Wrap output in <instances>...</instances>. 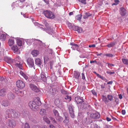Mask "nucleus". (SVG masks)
<instances>
[{
    "instance_id": "f257e3e1",
    "label": "nucleus",
    "mask_w": 128,
    "mask_h": 128,
    "mask_svg": "<svg viewBox=\"0 0 128 128\" xmlns=\"http://www.w3.org/2000/svg\"><path fill=\"white\" fill-rule=\"evenodd\" d=\"M6 113L8 117L11 118H17L19 117L20 116V114L18 112L11 109H7L6 111Z\"/></svg>"
},
{
    "instance_id": "f03ea898",
    "label": "nucleus",
    "mask_w": 128,
    "mask_h": 128,
    "mask_svg": "<svg viewBox=\"0 0 128 128\" xmlns=\"http://www.w3.org/2000/svg\"><path fill=\"white\" fill-rule=\"evenodd\" d=\"M43 13L45 16L47 18L53 19L55 18L54 15L52 12L50 11H44Z\"/></svg>"
},
{
    "instance_id": "7ed1b4c3",
    "label": "nucleus",
    "mask_w": 128,
    "mask_h": 128,
    "mask_svg": "<svg viewBox=\"0 0 128 128\" xmlns=\"http://www.w3.org/2000/svg\"><path fill=\"white\" fill-rule=\"evenodd\" d=\"M16 85L18 88H24L25 86V84L22 80H18L16 82Z\"/></svg>"
},
{
    "instance_id": "20e7f679",
    "label": "nucleus",
    "mask_w": 128,
    "mask_h": 128,
    "mask_svg": "<svg viewBox=\"0 0 128 128\" xmlns=\"http://www.w3.org/2000/svg\"><path fill=\"white\" fill-rule=\"evenodd\" d=\"M68 109L69 110L70 114V116L73 118L74 117V111L73 108V106L72 104L69 105L68 106Z\"/></svg>"
},
{
    "instance_id": "39448f33",
    "label": "nucleus",
    "mask_w": 128,
    "mask_h": 128,
    "mask_svg": "<svg viewBox=\"0 0 128 128\" xmlns=\"http://www.w3.org/2000/svg\"><path fill=\"white\" fill-rule=\"evenodd\" d=\"M27 62L30 68H32L34 66V63L33 60L30 58H28L27 60Z\"/></svg>"
},
{
    "instance_id": "423d86ee",
    "label": "nucleus",
    "mask_w": 128,
    "mask_h": 128,
    "mask_svg": "<svg viewBox=\"0 0 128 128\" xmlns=\"http://www.w3.org/2000/svg\"><path fill=\"white\" fill-rule=\"evenodd\" d=\"M30 87L31 89L34 92H40L39 88L35 85L31 84L30 85Z\"/></svg>"
},
{
    "instance_id": "0eeeda50",
    "label": "nucleus",
    "mask_w": 128,
    "mask_h": 128,
    "mask_svg": "<svg viewBox=\"0 0 128 128\" xmlns=\"http://www.w3.org/2000/svg\"><path fill=\"white\" fill-rule=\"evenodd\" d=\"M7 123L10 127L13 128L16 125V124L14 120L12 119L8 120Z\"/></svg>"
},
{
    "instance_id": "6e6552de",
    "label": "nucleus",
    "mask_w": 128,
    "mask_h": 128,
    "mask_svg": "<svg viewBox=\"0 0 128 128\" xmlns=\"http://www.w3.org/2000/svg\"><path fill=\"white\" fill-rule=\"evenodd\" d=\"M28 106L31 109L34 110H35V109L36 108V103L34 101H30L29 103Z\"/></svg>"
},
{
    "instance_id": "1a4fd4ad",
    "label": "nucleus",
    "mask_w": 128,
    "mask_h": 128,
    "mask_svg": "<svg viewBox=\"0 0 128 128\" xmlns=\"http://www.w3.org/2000/svg\"><path fill=\"white\" fill-rule=\"evenodd\" d=\"M75 100L78 104H82L84 102L82 98H80L78 96H77L75 98Z\"/></svg>"
},
{
    "instance_id": "9d476101",
    "label": "nucleus",
    "mask_w": 128,
    "mask_h": 128,
    "mask_svg": "<svg viewBox=\"0 0 128 128\" xmlns=\"http://www.w3.org/2000/svg\"><path fill=\"white\" fill-rule=\"evenodd\" d=\"M100 116L99 114L97 112L92 113L90 115V117L92 118H100Z\"/></svg>"
},
{
    "instance_id": "9b49d317",
    "label": "nucleus",
    "mask_w": 128,
    "mask_h": 128,
    "mask_svg": "<svg viewBox=\"0 0 128 128\" xmlns=\"http://www.w3.org/2000/svg\"><path fill=\"white\" fill-rule=\"evenodd\" d=\"M19 57L16 58L15 59V61L16 62L15 66H18L20 69H22V65L20 64V62L19 61H17L19 60Z\"/></svg>"
},
{
    "instance_id": "f8f14e48",
    "label": "nucleus",
    "mask_w": 128,
    "mask_h": 128,
    "mask_svg": "<svg viewBox=\"0 0 128 128\" xmlns=\"http://www.w3.org/2000/svg\"><path fill=\"white\" fill-rule=\"evenodd\" d=\"M13 90L16 94H18L19 95L21 96L23 95V93L22 92L19 91L18 88H14Z\"/></svg>"
},
{
    "instance_id": "ddd939ff",
    "label": "nucleus",
    "mask_w": 128,
    "mask_h": 128,
    "mask_svg": "<svg viewBox=\"0 0 128 128\" xmlns=\"http://www.w3.org/2000/svg\"><path fill=\"white\" fill-rule=\"evenodd\" d=\"M70 45L72 46L71 48L73 50H78V44L72 42L70 43Z\"/></svg>"
},
{
    "instance_id": "4468645a",
    "label": "nucleus",
    "mask_w": 128,
    "mask_h": 128,
    "mask_svg": "<svg viewBox=\"0 0 128 128\" xmlns=\"http://www.w3.org/2000/svg\"><path fill=\"white\" fill-rule=\"evenodd\" d=\"M73 29L75 31H77L78 33H81L82 31V29L81 28L77 26H74Z\"/></svg>"
},
{
    "instance_id": "2eb2a0df",
    "label": "nucleus",
    "mask_w": 128,
    "mask_h": 128,
    "mask_svg": "<svg viewBox=\"0 0 128 128\" xmlns=\"http://www.w3.org/2000/svg\"><path fill=\"white\" fill-rule=\"evenodd\" d=\"M120 12L121 15L124 16L126 14V11L125 9L123 8H120Z\"/></svg>"
},
{
    "instance_id": "dca6fc26",
    "label": "nucleus",
    "mask_w": 128,
    "mask_h": 128,
    "mask_svg": "<svg viewBox=\"0 0 128 128\" xmlns=\"http://www.w3.org/2000/svg\"><path fill=\"white\" fill-rule=\"evenodd\" d=\"M41 79L44 82H46V76H44V73L42 72L41 74Z\"/></svg>"
},
{
    "instance_id": "f3484780",
    "label": "nucleus",
    "mask_w": 128,
    "mask_h": 128,
    "mask_svg": "<svg viewBox=\"0 0 128 128\" xmlns=\"http://www.w3.org/2000/svg\"><path fill=\"white\" fill-rule=\"evenodd\" d=\"M31 54L34 57L36 56L39 54V52L37 50H34L32 52Z\"/></svg>"
},
{
    "instance_id": "a211bd4d",
    "label": "nucleus",
    "mask_w": 128,
    "mask_h": 128,
    "mask_svg": "<svg viewBox=\"0 0 128 128\" xmlns=\"http://www.w3.org/2000/svg\"><path fill=\"white\" fill-rule=\"evenodd\" d=\"M5 61L8 64L12 63L13 60L12 59L8 57H5L4 58Z\"/></svg>"
},
{
    "instance_id": "6ab92c4d",
    "label": "nucleus",
    "mask_w": 128,
    "mask_h": 128,
    "mask_svg": "<svg viewBox=\"0 0 128 128\" xmlns=\"http://www.w3.org/2000/svg\"><path fill=\"white\" fill-rule=\"evenodd\" d=\"M2 104L4 106H7L10 105V103L7 100H4L2 102Z\"/></svg>"
},
{
    "instance_id": "aec40b11",
    "label": "nucleus",
    "mask_w": 128,
    "mask_h": 128,
    "mask_svg": "<svg viewBox=\"0 0 128 128\" xmlns=\"http://www.w3.org/2000/svg\"><path fill=\"white\" fill-rule=\"evenodd\" d=\"M6 92V89H2L0 90V96H4L5 95Z\"/></svg>"
},
{
    "instance_id": "412c9836",
    "label": "nucleus",
    "mask_w": 128,
    "mask_h": 128,
    "mask_svg": "<svg viewBox=\"0 0 128 128\" xmlns=\"http://www.w3.org/2000/svg\"><path fill=\"white\" fill-rule=\"evenodd\" d=\"M35 63L36 65L40 66L41 65V63L40 59L39 58H36L35 60Z\"/></svg>"
},
{
    "instance_id": "4be33fe9",
    "label": "nucleus",
    "mask_w": 128,
    "mask_h": 128,
    "mask_svg": "<svg viewBox=\"0 0 128 128\" xmlns=\"http://www.w3.org/2000/svg\"><path fill=\"white\" fill-rule=\"evenodd\" d=\"M20 74L26 80L28 79V76L22 71L20 72Z\"/></svg>"
},
{
    "instance_id": "5701e85b",
    "label": "nucleus",
    "mask_w": 128,
    "mask_h": 128,
    "mask_svg": "<svg viewBox=\"0 0 128 128\" xmlns=\"http://www.w3.org/2000/svg\"><path fill=\"white\" fill-rule=\"evenodd\" d=\"M14 43V40L10 39L9 40L8 42V44L10 46H11Z\"/></svg>"
},
{
    "instance_id": "b1692460",
    "label": "nucleus",
    "mask_w": 128,
    "mask_h": 128,
    "mask_svg": "<svg viewBox=\"0 0 128 128\" xmlns=\"http://www.w3.org/2000/svg\"><path fill=\"white\" fill-rule=\"evenodd\" d=\"M53 112L55 117V118H56V117H58V116L59 115V114L57 110L54 109L53 110Z\"/></svg>"
},
{
    "instance_id": "393cba45",
    "label": "nucleus",
    "mask_w": 128,
    "mask_h": 128,
    "mask_svg": "<svg viewBox=\"0 0 128 128\" xmlns=\"http://www.w3.org/2000/svg\"><path fill=\"white\" fill-rule=\"evenodd\" d=\"M6 36L4 34H2L0 36V39L2 41H4L6 40Z\"/></svg>"
},
{
    "instance_id": "a878e982",
    "label": "nucleus",
    "mask_w": 128,
    "mask_h": 128,
    "mask_svg": "<svg viewBox=\"0 0 128 128\" xmlns=\"http://www.w3.org/2000/svg\"><path fill=\"white\" fill-rule=\"evenodd\" d=\"M58 117H56V118L58 122H62L63 119V118L62 117L58 116Z\"/></svg>"
},
{
    "instance_id": "bb28decb",
    "label": "nucleus",
    "mask_w": 128,
    "mask_h": 128,
    "mask_svg": "<svg viewBox=\"0 0 128 128\" xmlns=\"http://www.w3.org/2000/svg\"><path fill=\"white\" fill-rule=\"evenodd\" d=\"M69 122V120L67 117L65 116L64 119L63 121V122L64 123L66 124H68Z\"/></svg>"
},
{
    "instance_id": "cd10ccee",
    "label": "nucleus",
    "mask_w": 128,
    "mask_h": 128,
    "mask_svg": "<svg viewBox=\"0 0 128 128\" xmlns=\"http://www.w3.org/2000/svg\"><path fill=\"white\" fill-rule=\"evenodd\" d=\"M80 75L79 72H75L74 74V77L76 79H78Z\"/></svg>"
},
{
    "instance_id": "c85d7f7f",
    "label": "nucleus",
    "mask_w": 128,
    "mask_h": 128,
    "mask_svg": "<svg viewBox=\"0 0 128 128\" xmlns=\"http://www.w3.org/2000/svg\"><path fill=\"white\" fill-rule=\"evenodd\" d=\"M115 45V43L114 42H110V44H108L106 46L108 48H110L113 47Z\"/></svg>"
},
{
    "instance_id": "c756f323",
    "label": "nucleus",
    "mask_w": 128,
    "mask_h": 128,
    "mask_svg": "<svg viewBox=\"0 0 128 128\" xmlns=\"http://www.w3.org/2000/svg\"><path fill=\"white\" fill-rule=\"evenodd\" d=\"M11 49L15 52H17L18 48L17 46H14L12 47Z\"/></svg>"
},
{
    "instance_id": "7c9ffc66",
    "label": "nucleus",
    "mask_w": 128,
    "mask_h": 128,
    "mask_svg": "<svg viewBox=\"0 0 128 128\" xmlns=\"http://www.w3.org/2000/svg\"><path fill=\"white\" fill-rule=\"evenodd\" d=\"M17 43L18 45L19 46H21L22 45V40H17Z\"/></svg>"
},
{
    "instance_id": "2f4dec72",
    "label": "nucleus",
    "mask_w": 128,
    "mask_h": 128,
    "mask_svg": "<svg viewBox=\"0 0 128 128\" xmlns=\"http://www.w3.org/2000/svg\"><path fill=\"white\" fill-rule=\"evenodd\" d=\"M44 120L46 122L47 124H49L50 123V121L49 119L47 118L46 116H44L43 117Z\"/></svg>"
},
{
    "instance_id": "473e14b6",
    "label": "nucleus",
    "mask_w": 128,
    "mask_h": 128,
    "mask_svg": "<svg viewBox=\"0 0 128 128\" xmlns=\"http://www.w3.org/2000/svg\"><path fill=\"white\" fill-rule=\"evenodd\" d=\"M46 112V111L45 109H42L40 111V114L43 115L45 114Z\"/></svg>"
},
{
    "instance_id": "72a5a7b5",
    "label": "nucleus",
    "mask_w": 128,
    "mask_h": 128,
    "mask_svg": "<svg viewBox=\"0 0 128 128\" xmlns=\"http://www.w3.org/2000/svg\"><path fill=\"white\" fill-rule=\"evenodd\" d=\"M122 60L123 63L126 65H128V60L123 58L122 59Z\"/></svg>"
},
{
    "instance_id": "f704fd0d",
    "label": "nucleus",
    "mask_w": 128,
    "mask_h": 128,
    "mask_svg": "<svg viewBox=\"0 0 128 128\" xmlns=\"http://www.w3.org/2000/svg\"><path fill=\"white\" fill-rule=\"evenodd\" d=\"M34 41L35 42V43H38V44H37V45L41 44L42 43V42L41 41L37 39H36Z\"/></svg>"
},
{
    "instance_id": "c9c22d12",
    "label": "nucleus",
    "mask_w": 128,
    "mask_h": 128,
    "mask_svg": "<svg viewBox=\"0 0 128 128\" xmlns=\"http://www.w3.org/2000/svg\"><path fill=\"white\" fill-rule=\"evenodd\" d=\"M108 98V100L110 101H112L113 99V97L112 95H108L107 96Z\"/></svg>"
},
{
    "instance_id": "e433bc0d",
    "label": "nucleus",
    "mask_w": 128,
    "mask_h": 128,
    "mask_svg": "<svg viewBox=\"0 0 128 128\" xmlns=\"http://www.w3.org/2000/svg\"><path fill=\"white\" fill-rule=\"evenodd\" d=\"M82 15L80 14H79L77 15L76 18L78 20H80L81 19Z\"/></svg>"
},
{
    "instance_id": "4c0bfd02",
    "label": "nucleus",
    "mask_w": 128,
    "mask_h": 128,
    "mask_svg": "<svg viewBox=\"0 0 128 128\" xmlns=\"http://www.w3.org/2000/svg\"><path fill=\"white\" fill-rule=\"evenodd\" d=\"M50 119L52 120V123H57V122L56 121L55 119L53 117H51L50 118Z\"/></svg>"
},
{
    "instance_id": "58836bf2",
    "label": "nucleus",
    "mask_w": 128,
    "mask_h": 128,
    "mask_svg": "<svg viewBox=\"0 0 128 128\" xmlns=\"http://www.w3.org/2000/svg\"><path fill=\"white\" fill-rule=\"evenodd\" d=\"M105 55L106 56L109 57H112L114 56L113 54H105Z\"/></svg>"
},
{
    "instance_id": "ea45409f",
    "label": "nucleus",
    "mask_w": 128,
    "mask_h": 128,
    "mask_svg": "<svg viewBox=\"0 0 128 128\" xmlns=\"http://www.w3.org/2000/svg\"><path fill=\"white\" fill-rule=\"evenodd\" d=\"M114 3L112 4V5H116L118 4L119 2V1L118 0H114Z\"/></svg>"
},
{
    "instance_id": "a19ab883",
    "label": "nucleus",
    "mask_w": 128,
    "mask_h": 128,
    "mask_svg": "<svg viewBox=\"0 0 128 128\" xmlns=\"http://www.w3.org/2000/svg\"><path fill=\"white\" fill-rule=\"evenodd\" d=\"M24 128H30V126L28 123H26L25 124Z\"/></svg>"
},
{
    "instance_id": "79ce46f5",
    "label": "nucleus",
    "mask_w": 128,
    "mask_h": 128,
    "mask_svg": "<svg viewBox=\"0 0 128 128\" xmlns=\"http://www.w3.org/2000/svg\"><path fill=\"white\" fill-rule=\"evenodd\" d=\"M48 58H49L47 55L46 56H45L44 57V60L46 61H47L48 60Z\"/></svg>"
},
{
    "instance_id": "37998d69",
    "label": "nucleus",
    "mask_w": 128,
    "mask_h": 128,
    "mask_svg": "<svg viewBox=\"0 0 128 128\" xmlns=\"http://www.w3.org/2000/svg\"><path fill=\"white\" fill-rule=\"evenodd\" d=\"M65 98L66 99H68L70 101L71 100V97L70 96H68L67 95L66 96Z\"/></svg>"
},
{
    "instance_id": "c03bdc74",
    "label": "nucleus",
    "mask_w": 128,
    "mask_h": 128,
    "mask_svg": "<svg viewBox=\"0 0 128 128\" xmlns=\"http://www.w3.org/2000/svg\"><path fill=\"white\" fill-rule=\"evenodd\" d=\"M85 15L88 17V16H91L92 14L89 12H87L86 13Z\"/></svg>"
},
{
    "instance_id": "a18cd8bd",
    "label": "nucleus",
    "mask_w": 128,
    "mask_h": 128,
    "mask_svg": "<svg viewBox=\"0 0 128 128\" xmlns=\"http://www.w3.org/2000/svg\"><path fill=\"white\" fill-rule=\"evenodd\" d=\"M106 72L107 74H113L114 73V72H111L107 71H106Z\"/></svg>"
},
{
    "instance_id": "49530a36",
    "label": "nucleus",
    "mask_w": 128,
    "mask_h": 128,
    "mask_svg": "<svg viewBox=\"0 0 128 128\" xmlns=\"http://www.w3.org/2000/svg\"><path fill=\"white\" fill-rule=\"evenodd\" d=\"M82 78L83 80L85 79V77L84 74V73H83L82 74Z\"/></svg>"
},
{
    "instance_id": "de8ad7c7",
    "label": "nucleus",
    "mask_w": 128,
    "mask_h": 128,
    "mask_svg": "<svg viewBox=\"0 0 128 128\" xmlns=\"http://www.w3.org/2000/svg\"><path fill=\"white\" fill-rule=\"evenodd\" d=\"M122 113L123 115H125L126 113V111L125 110H122Z\"/></svg>"
},
{
    "instance_id": "09e8293b",
    "label": "nucleus",
    "mask_w": 128,
    "mask_h": 128,
    "mask_svg": "<svg viewBox=\"0 0 128 128\" xmlns=\"http://www.w3.org/2000/svg\"><path fill=\"white\" fill-rule=\"evenodd\" d=\"M81 2L82 4H86V0H81Z\"/></svg>"
},
{
    "instance_id": "8fccbe9b",
    "label": "nucleus",
    "mask_w": 128,
    "mask_h": 128,
    "mask_svg": "<svg viewBox=\"0 0 128 128\" xmlns=\"http://www.w3.org/2000/svg\"><path fill=\"white\" fill-rule=\"evenodd\" d=\"M95 46H96V45L95 44L90 45L88 46V47L89 48L95 47Z\"/></svg>"
},
{
    "instance_id": "3c124183",
    "label": "nucleus",
    "mask_w": 128,
    "mask_h": 128,
    "mask_svg": "<svg viewBox=\"0 0 128 128\" xmlns=\"http://www.w3.org/2000/svg\"><path fill=\"white\" fill-rule=\"evenodd\" d=\"M100 78H101L102 80L105 81L106 80V79L104 78V77L102 76H101Z\"/></svg>"
},
{
    "instance_id": "603ef678",
    "label": "nucleus",
    "mask_w": 128,
    "mask_h": 128,
    "mask_svg": "<svg viewBox=\"0 0 128 128\" xmlns=\"http://www.w3.org/2000/svg\"><path fill=\"white\" fill-rule=\"evenodd\" d=\"M92 92L93 94H94V95L95 96L96 95V93L94 90H92Z\"/></svg>"
},
{
    "instance_id": "864d4df0",
    "label": "nucleus",
    "mask_w": 128,
    "mask_h": 128,
    "mask_svg": "<svg viewBox=\"0 0 128 128\" xmlns=\"http://www.w3.org/2000/svg\"><path fill=\"white\" fill-rule=\"evenodd\" d=\"M108 66L109 67L110 66H114V65L113 64H111L110 63H108Z\"/></svg>"
},
{
    "instance_id": "5fc2aeb1",
    "label": "nucleus",
    "mask_w": 128,
    "mask_h": 128,
    "mask_svg": "<svg viewBox=\"0 0 128 128\" xmlns=\"http://www.w3.org/2000/svg\"><path fill=\"white\" fill-rule=\"evenodd\" d=\"M106 120L108 121L109 122L111 120V119L108 117H107L106 118Z\"/></svg>"
},
{
    "instance_id": "6e6d98bb",
    "label": "nucleus",
    "mask_w": 128,
    "mask_h": 128,
    "mask_svg": "<svg viewBox=\"0 0 128 128\" xmlns=\"http://www.w3.org/2000/svg\"><path fill=\"white\" fill-rule=\"evenodd\" d=\"M49 127L50 128H55V127L52 124L50 125Z\"/></svg>"
},
{
    "instance_id": "4d7b16f0",
    "label": "nucleus",
    "mask_w": 128,
    "mask_h": 128,
    "mask_svg": "<svg viewBox=\"0 0 128 128\" xmlns=\"http://www.w3.org/2000/svg\"><path fill=\"white\" fill-rule=\"evenodd\" d=\"M90 62L91 63H92L94 62L96 63L97 62L96 61V60H94L90 61Z\"/></svg>"
},
{
    "instance_id": "13d9d810",
    "label": "nucleus",
    "mask_w": 128,
    "mask_h": 128,
    "mask_svg": "<svg viewBox=\"0 0 128 128\" xmlns=\"http://www.w3.org/2000/svg\"><path fill=\"white\" fill-rule=\"evenodd\" d=\"M115 101L116 102L117 104H118V98H116L115 99Z\"/></svg>"
},
{
    "instance_id": "bf43d9fd",
    "label": "nucleus",
    "mask_w": 128,
    "mask_h": 128,
    "mask_svg": "<svg viewBox=\"0 0 128 128\" xmlns=\"http://www.w3.org/2000/svg\"><path fill=\"white\" fill-rule=\"evenodd\" d=\"M61 91L62 93L63 94H65L66 93V92L65 90H62Z\"/></svg>"
},
{
    "instance_id": "052dcab7",
    "label": "nucleus",
    "mask_w": 128,
    "mask_h": 128,
    "mask_svg": "<svg viewBox=\"0 0 128 128\" xmlns=\"http://www.w3.org/2000/svg\"><path fill=\"white\" fill-rule=\"evenodd\" d=\"M44 2L47 4H49V2L48 0H44Z\"/></svg>"
},
{
    "instance_id": "680f3d73",
    "label": "nucleus",
    "mask_w": 128,
    "mask_h": 128,
    "mask_svg": "<svg viewBox=\"0 0 128 128\" xmlns=\"http://www.w3.org/2000/svg\"><path fill=\"white\" fill-rule=\"evenodd\" d=\"M118 96H119V98L120 99H122V96L121 94H118Z\"/></svg>"
},
{
    "instance_id": "e2e57ef3",
    "label": "nucleus",
    "mask_w": 128,
    "mask_h": 128,
    "mask_svg": "<svg viewBox=\"0 0 128 128\" xmlns=\"http://www.w3.org/2000/svg\"><path fill=\"white\" fill-rule=\"evenodd\" d=\"M112 82L111 81H110L109 82H108L107 83V84H112Z\"/></svg>"
},
{
    "instance_id": "0e129e2a",
    "label": "nucleus",
    "mask_w": 128,
    "mask_h": 128,
    "mask_svg": "<svg viewBox=\"0 0 128 128\" xmlns=\"http://www.w3.org/2000/svg\"><path fill=\"white\" fill-rule=\"evenodd\" d=\"M100 86L101 87V88H105L104 86L102 84L101 85H100Z\"/></svg>"
},
{
    "instance_id": "69168bd1",
    "label": "nucleus",
    "mask_w": 128,
    "mask_h": 128,
    "mask_svg": "<svg viewBox=\"0 0 128 128\" xmlns=\"http://www.w3.org/2000/svg\"><path fill=\"white\" fill-rule=\"evenodd\" d=\"M96 75H97V76L99 78H100V76H101V75H100L99 74L97 73H96Z\"/></svg>"
},
{
    "instance_id": "338daca9",
    "label": "nucleus",
    "mask_w": 128,
    "mask_h": 128,
    "mask_svg": "<svg viewBox=\"0 0 128 128\" xmlns=\"http://www.w3.org/2000/svg\"><path fill=\"white\" fill-rule=\"evenodd\" d=\"M96 75H97V76L99 78H100V76H101V75H100L99 74L97 73H96Z\"/></svg>"
},
{
    "instance_id": "774afa93",
    "label": "nucleus",
    "mask_w": 128,
    "mask_h": 128,
    "mask_svg": "<svg viewBox=\"0 0 128 128\" xmlns=\"http://www.w3.org/2000/svg\"><path fill=\"white\" fill-rule=\"evenodd\" d=\"M73 14V13L72 12H70L69 13V15L70 16L72 15Z\"/></svg>"
}]
</instances>
